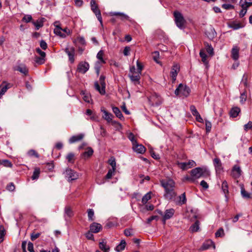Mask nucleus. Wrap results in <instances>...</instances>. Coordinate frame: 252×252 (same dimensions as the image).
I'll list each match as a JSON object with an SVG mask.
<instances>
[{"mask_svg": "<svg viewBox=\"0 0 252 252\" xmlns=\"http://www.w3.org/2000/svg\"><path fill=\"white\" fill-rule=\"evenodd\" d=\"M32 23L35 26V29L36 30H38L43 26V21L41 20H38L36 21H32Z\"/></svg>", "mask_w": 252, "mask_h": 252, "instance_id": "obj_36", "label": "nucleus"}, {"mask_svg": "<svg viewBox=\"0 0 252 252\" xmlns=\"http://www.w3.org/2000/svg\"><path fill=\"white\" fill-rule=\"evenodd\" d=\"M109 164L112 166V168H114V169H116V163L115 158L113 157H111L108 160Z\"/></svg>", "mask_w": 252, "mask_h": 252, "instance_id": "obj_47", "label": "nucleus"}, {"mask_svg": "<svg viewBox=\"0 0 252 252\" xmlns=\"http://www.w3.org/2000/svg\"><path fill=\"white\" fill-rule=\"evenodd\" d=\"M230 27L232 29L236 30L242 28V26L240 23L233 22L230 24Z\"/></svg>", "mask_w": 252, "mask_h": 252, "instance_id": "obj_48", "label": "nucleus"}, {"mask_svg": "<svg viewBox=\"0 0 252 252\" xmlns=\"http://www.w3.org/2000/svg\"><path fill=\"white\" fill-rule=\"evenodd\" d=\"M105 76L101 75L99 78V83L95 82L94 83L95 89L99 92L101 94H105V87L106 84L105 82Z\"/></svg>", "mask_w": 252, "mask_h": 252, "instance_id": "obj_5", "label": "nucleus"}, {"mask_svg": "<svg viewBox=\"0 0 252 252\" xmlns=\"http://www.w3.org/2000/svg\"><path fill=\"white\" fill-rule=\"evenodd\" d=\"M175 213V210L173 209H167L165 212V214L163 217V221L165 223L166 220L170 219L172 217Z\"/></svg>", "mask_w": 252, "mask_h": 252, "instance_id": "obj_25", "label": "nucleus"}, {"mask_svg": "<svg viewBox=\"0 0 252 252\" xmlns=\"http://www.w3.org/2000/svg\"><path fill=\"white\" fill-rule=\"evenodd\" d=\"M161 186L164 189V196L167 199H172L176 195L175 190V182L170 179H162L160 181Z\"/></svg>", "mask_w": 252, "mask_h": 252, "instance_id": "obj_1", "label": "nucleus"}, {"mask_svg": "<svg viewBox=\"0 0 252 252\" xmlns=\"http://www.w3.org/2000/svg\"><path fill=\"white\" fill-rule=\"evenodd\" d=\"M244 128L245 131H247L249 129L252 128V122L249 121L248 124L244 126Z\"/></svg>", "mask_w": 252, "mask_h": 252, "instance_id": "obj_60", "label": "nucleus"}, {"mask_svg": "<svg viewBox=\"0 0 252 252\" xmlns=\"http://www.w3.org/2000/svg\"><path fill=\"white\" fill-rule=\"evenodd\" d=\"M99 248L104 252H108L110 250V248L107 246L106 243L103 241L99 242Z\"/></svg>", "mask_w": 252, "mask_h": 252, "instance_id": "obj_38", "label": "nucleus"}, {"mask_svg": "<svg viewBox=\"0 0 252 252\" xmlns=\"http://www.w3.org/2000/svg\"><path fill=\"white\" fill-rule=\"evenodd\" d=\"M5 235V230L2 225H0V243L3 241L4 236Z\"/></svg>", "mask_w": 252, "mask_h": 252, "instance_id": "obj_42", "label": "nucleus"}, {"mask_svg": "<svg viewBox=\"0 0 252 252\" xmlns=\"http://www.w3.org/2000/svg\"><path fill=\"white\" fill-rule=\"evenodd\" d=\"M101 111L103 113L102 118L105 120L108 123L112 122V118L114 117L113 115L107 112L104 107H101L100 109Z\"/></svg>", "mask_w": 252, "mask_h": 252, "instance_id": "obj_16", "label": "nucleus"}, {"mask_svg": "<svg viewBox=\"0 0 252 252\" xmlns=\"http://www.w3.org/2000/svg\"><path fill=\"white\" fill-rule=\"evenodd\" d=\"M74 213L70 206H67L64 208V218L65 220H68L70 218L73 217Z\"/></svg>", "mask_w": 252, "mask_h": 252, "instance_id": "obj_19", "label": "nucleus"}, {"mask_svg": "<svg viewBox=\"0 0 252 252\" xmlns=\"http://www.w3.org/2000/svg\"><path fill=\"white\" fill-rule=\"evenodd\" d=\"M112 111L113 113L115 114L117 117L119 118L121 120H122L124 119V116L119 109V108L117 107H112Z\"/></svg>", "mask_w": 252, "mask_h": 252, "instance_id": "obj_31", "label": "nucleus"}, {"mask_svg": "<svg viewBox=\"0 0 252 252\" xmlns=\"http://www.w3.org/2000/svg\"><path fill=\"white\" fill-rule=\"evenodd\" d=\"M0 165H3L7 167H11L12 166L11 162L7 159L0 160Z\"/></svg>", "mask_w": 252, "mask_h": 252, "instance_id": "obj_46", "label": "nucleus"}, {"mask_svg": "<svg viewBox=\"0 0 252 252\" xmlns=\"http://www.w3.org/2000/svg\"><path fill=\"white\" fill-rule=\"evenodd\" d=\"M89 67L90 65L88 63L81 62L78 64L77 70L80 73L85 74L89 70Z\"/></svg>", "mask_w": 252, "mask_h": 252, "instance_id": "obj_10", "label": "nucleus"}, {"mask_svg": "<svg viewBox=\"0 0 252 252\" xmlns=\"http://www.w3.org/2000/svg\"><path fill=\"white\" fill-rule=\"evenodd\" d=\"M41 235L40 233L37 232L35 233V232H33L31 234V239L32 241H34L37 238H38L40 235Z\"/></svg>", "mask_w": 252, "mask_h": 252, "instance_id": "obj_54", "label": "nucleus"}, {"mask_svg": "<svg viewBox=\"0 0 252 252\" xmlns=\"http://www.w3.org/2000/svg\"><path fill=\"white\" fill-rule=\"evenodd\" d=\"M101 229V225L97 222H93L90 226V231L95 233L98 232Z\"/></svg>", "mask_w": 252, "mask_h": 252, "instance_id": "obj_24", "label": "nucleus"}, {"mask_svg": "<svg viewBox=\"0 0 252 252\" xmlns=\"http://www.w3.org/2000/svg\"><path fill=\"white\" fill-rule=\"evenodd\" d=\"M213 247L215 248L214 242L211 240L206 241L202 245L201 250L202 251L206 250Z\"/></svg>", "mask_w": 252, "mask_h": 252, "instance_id": "obj_27", "label": "nucleus"}, {"mask_svg": "<svg viewBox=\"0 0 252 252\" xmlns=\"http://www.w3.org/2000/svg\"><path fill=\"white\" fill-rule=\"evenodd\" d=\"M140 74L139 73H135V74H132L131 75L129 74V77L132 82H137L139 83V81L140 80Z\"/></svg>", "mask_w": 252, "mask_h": 252, "instance_id": "obj_34", "label": "nucleus"}, {"mask_svg": "<svg viewBox=\"0 0 252 252\" xmlns=\"http://www.w3.org/2000/svg\"><path fill=\"white\" fill-rule=\"evenodd\" d=\"M190 229L192 232H197L199 229V221L196 220L193 224H192Z\"/></svg>", "mask_w": 252, "mask_h": 252, "instance_id": "obj_41", "label": "nucleus"}, {"mask_svg": "<svg viewBox=\"0 0 252 252\" xmlns=\"http://www.w3.org/2000/svg\"><path fill=\"white\" fill-rule=\"evenodd\" d=\"M84 136L85 135L83 133H80L78 135H73L69 138L68 140L69 143L70 144H72L77 142H79L84 138Z\"/></svg>", "mask_w": 252, "mask_h": 252, "instance_id": "obj_22", "label": "nucleus"}, {"mask_svg": "<svg viewBox=\"0 0 252 252\" xmlns=\"http://www.w3.org/2000/svg\"><path fill=\"white\" fill-rule=\"evenodd\" d=\"M205 126L206 130L207 133H209L211 131L212 128V124L208 120H205Z\"/></svg>", "mask_w": 252, "mask_h": 252, "instance_id": "obj_50", "label": "nucleus"}, {"mask_svg": "<svg viewBox=\"0 0 252 252\" xmlns=\"http://www.w3.org/2000/svg\"><path fill=\"white\" fill-rule=\"evenodd\" d=\"M190 110L193 116L199 113L194 105L190 106Z\"/></svg>", "mask_w": 252, "mask_h": 252, "instance_id": "obj_64", "label": "nucleus"}, {"mask_svg": "<svg viewBox=\"0 0 252 252\" xmlns=\"http://www.w3.org/2000/svg\"><path fill=\"white\" fill-rule=\"evenodd\" d=\"M104 55V52L102 50H100L97 54L96 58L98 60V61L96 62V63H105L106 62L103 59V57Z\"/></svg>", "mask_w": 252, "mask_h": 252, "instance_id": "obj_30", "label": "nucleus"}, {"mask_svg": "<svg viewBox=\"0 0 252 252\" xmlns=\"http://www.w3.org/2000/svg\"><path fill=\"white\" fill-rule=\"evenodd\" d=\"M180 65L177 63H175L172 66L170 71V76L173 80V82L176 80L178 73L180 71Z\"/></svg>", "mask_w": 252, "mask_h": 252, "instance_id": "obj_12", "label": "nucleus"}, {"mask_svg": "<svg viewBox=\"0 0 252 252\" xmlns=\"http://www.w3.org/2000/svg\"><path fill=\"white\" fill-rule=\"evenodd\" d=\"M59 22L58 21H56L54 23V25L55 26V28L54 29V33L59 36L64 38L66 37V34L63 33L62 30V29L60 27L59 25H58Z\"/></svg>", "mask_w": 252, "mask_h": 252, "instance_id": "obj_15", "label": "nucleus"}, {"mask_svg": "<svg viewBox=\"0 0 252 252\" xmlns=\"http://www.w3.org/2000/svg\"><path fill=\"white\" fill-rule=\"evenodd\" d=\"M111 15L112 16H119L123 21L130 20L129 16L124 13L115 12L111 13Z\"/></svg>", "mask_w": 252, "mask_h": 252, "instance_id": "obj_28", "label": "nucleus"}, {"mask_svg": "<svg viewBox=\"0 0 252 252\" xmlns=\"http://www.w3.org/2000/svg\"><path fill=\"white\" fill-rule=\"evenodd\" d=\"M239 3L241 7L249 8L252 6V0H240Z\"/></svg>", "mask_w": 252, "mask_h": 252, "instance_id": "obj_29", "label": "nucleus"}, {"mask_svg": "<svg viewBox=\"0 0 252 252\" xmlns=\"http://www.w3.org/2000/svg\"><path fill=\"white\" fill-rule=\"evenodd\" d=\"M128 138L132 142V145L137 143L135 139L134 135L132 133H130L128 135Z\"/></svg>", "mask_w": 252, "mask_h": 252, "instance_id": "obj_51", "label": "nucleus"}, {"mask_svg": "<svg viewBox=\"0 0 252 252\" xmlns=\"http://www.w3.org/2000/svg\"><path fill=\"white\" fill-rule=\"evenodd\" d=\"M36 52L40 55V57H36L35 62L38 64H42L44 63L45 62V58L46 56V53L41 51V50L39 48H37L35 49Z\"/></svg>", "mask_w": 252, "mask_h": 252, "instance_id": "obj_11", "label": "nucleus"}, {"mask_svg": "<svg viewBox=\"0 0 252 252\" xmlns=\"http://www.w3.org/2000/svg\"><path fill=\"white\" fill-rule=\"evenodd\" d=\"M173 14L176 26L181 29H184L186 20L183 15L177 11H174Z\"/></svg>", "mask_w": 252, "mask_h": 252, "instance_id": "obj_4", "label": "nucleus"}, {"mask_svg": "<svg viewBox=\"0 0 252 252\" xmlns=\"http://www.w3.org/2000/svg\"><path fill=\"white\" fill-rule=\"evenodd\" d=\"M132 148L133 151L137 154H144L146 151L145 147L142 144H138V142L133 145Z\"/></svg>", "mask_w": 252, "mask_h": 252, "instance_id": "obj_14", "label": "nucleus"}, {"mask_svg": "<svg viewBox=\"0 0 252 252\" xmlns=\"http://www.w3.org/2000/svg\"><path fill=\"white\" fill-rule=\"evenodd\" d=\"M74 154L73 153H68L66 156V159L69 163H74Z\"/></svg>", "mask_w": 252, "mask_h": 252, "instance_id": "obj_44", "label": "nucleus"}, {"mask_svg": "<svg viewBox=\"0 0 252 252\" xmlns=\"http://www.w3.org/2000/svg\"><path fill=\"white\" fill-rule=\"evenodd\" d=\"M90 3L92 10L95 14L98 20L100 22L101 25H102V20L100 11L98 8V6L96 3L95 0H91Z\"/></svg>", "mask_w": 252, "mask_h": 252, "instance_id": "obj_7", "label": "nucleus"}, {"mask_svg": "<svg viewBox=\"0 0 252 252\" xmlns=\"http://www.w3.org/2000/svg\"><path fill=\"white\" fill-rule=\"evenodd\" d=\"M206 36L210 39H212L216 35V32L213 27L210 26L205 32Z\"/></svg>", "mask_w": 252, "mask_h": 252, "instance_id": "obj_26", "label": "nucleus"}, {"mask_svg": "<svg viewBox=\"0 0 252 252\" xmlns=\"http://www.w3.org/2000/svg\"><path fill=\"white\" fill-rule=\"evenodd\" d=\"M10 87L11 85L10 84H7L6 85H5L4 87L2 88V89L0 91V94L3 95L5 94V93L7 91L8 89L10 88Z\"/></svg>", "mask_w": 252, "mask_h": 252, "instance_id": "obj_55", "label": "nucleus"}, {"mask_svg": "<svg viewBox=\"0 0 252 252\" xmlns=\"http://www.w3.org/2000/svg\"><path fill=\"white\" fill-rule=\"evenodd\" d=\"M221 190L223 193L224 194V196L225 197L226 201H228V186L227 182L224 180L222 182L221 184Z\"/></svg>", "mask_w": 252, "mask_h": 252, "instance_id": "obj_20", "label": "nucleus"}, {"mask_svg": "<svg viewBox=\"0 0 252 252\" xmlns=\"http://www.w3.org/2000/svg\"><path fill=\"white\" fill-rule=\"evenodd\" d=\"M150 154H151L152 157L153 158H154L155 159H158L160 158V157H159V155L155 153L153 149H150Z\"/></svg>", "mask_w": 252, "mask_h": 252, "instance_id": "obj_59", "label": "nucleus"}, {"mask_svg": "<svg viewBox=\"0 0 252 252\" xmlns=\"http://www.w3.org/2000/svg\"><path fill=\"white\" fill-rule=\"evenodd\" d=\"M116 169L114 168L110 169L106 176L101 180H97L96 182L99 185H101L105 182V180H109L115 175Z\"/></svg>", "mask_w": 252, "mask_h": 252, "instance_id": "obj_9", "label": "nucleus"}, {"mask_svg": "<svg viewBox=\"0 0 252 252\" xmlns=\"http://www.w3.org/2000/svg\"><path fill=\"white\" fill-rule=\"evenodd\" d=\"M15 70H17L21 73L24 74L25 76L28 75L29 70L27 66L24 64H21L14 67Z\"/></svg>", "mask_w": 252, "mask_h": 252, "instance_id": "obj_21", "label": "nucleus"}, {"mask_svg": "<svg viewBox=\"0 0 252 252\" xmlns=\"http://www.w3.org/2000/svg\"><path fill=\"white\" fill-rule=\"evenodd\" d=\"M205 47H206V50L207 52V53L210 54V55L212 56L214 55V49L211 46V45L209 44L208 43L205 42L204 43Z\"/></svg>", "mask_w": 252, "mask_h": 252, "instance_id": "obj_40", "label": "nucleus"}, {"mask_svg": "<svg viewBox=\"0 0 252 252\" xmlns=\"http://www.w3.org/2000/svg\"><path fill=\"white\" fill-rule=\"evenodd\" d=\"M241 193L243 197L246 198H250V194L247 192L243 188H241Z\"/></svg>", "mask_w": 252, "mask_h": 252, "instance_id": "obj_53", "label": "nucleus"}, {"mask_svg": "<svg viewBox=\"0 0 252 252\" xmlns=\"http://www.w3.org/2000/svg\"><path fill=\"white\" fill-rule=\"evenodd\" d=\"M247 94L245 92L241 94L240 96V103L241 104H244L245 101L247 100Z\"/></svg>", "mask_w": 252, "mask_h": 252, "instance_id": "obj_56", "label": "nucleus"}, {"mask_svg": "<svg viewBox=\"0 0 252 252\" xmlns=\"http://www.w3.org/2000/svg\"><path fill=\"white\" fill-rule=\"evenodd\" d=\"M65 52L68 56L69 61L71 63H73L74 62V54L75 49L74 48L71 47L70 48H66L65 49Z\"/></svg>", "mask_w": 252, "mask_h": 252, "instance_id": "obj_18", "label": "nucleus"}, {"mask_svg": "<svg viewBox=\"0 0 252 252\" xmlns=\"http://www.w3.org/2000/svg\"><path fill=\"white\" fill-rule=\"evenodd\" d=\"M88 220L89 221H93L94 220V211L92 209H89L87 211Z\"/></svg>", "mask_w": 252, "mask_h": 252, "instance_id": "obj_43", "label": "nucleus"}, {"mask_svg": "<svg viewBox=\"0 0 252 252\" xmlns=\"http://www.w3.org/2000/svg\"><path fill=\"white\" fill-rule=\"evenodd\" d=\"M93 153L94 151L93 149L91 147H88L87 149V151L84 153V155L85 156L87 155L88 157H90L93 155Z\"/></svg>", "mask_w": 252, "mask_h": 252, "instance_id": "obj_57", "label": "nucleus"}, {"mask_svg": "<svg viewBox=\"0 0 252 252\" xmlns=\"http://www.w3.org/2000/svg\"><path fill=\"white\" fill-rule=\"evenodd\" d=\"M151 198V192H148L145 194L142 198V202L143 204H146L148 200Z\"/></svg>", "mask_w": 252, "mask_h": 252, "instance_id": "obj_45", "label": "nucleus"}, {"mask_svg": "<svg viewBox=\"0 0 252 252\" xmlns=\"http://www.w3.org/2000/svg\"><path fill=\"white\" fill-rule=\"evenodd\" d=\"M178 165L179 166L181 169L183 170H187L188 169V167L187 166V162H178Z\"/></svg>", "mask_w": 252, "mask_h": 252, "instance_id": "obj_61", "label": "nucleus"}, {"mask_svg": "<svg viewBox=\"0 0 252 252\" xmlns=\"http://www.w3.org/2000/svg\"><path fill=\"white\" fill-rule=\"evenodd\" d=\"M239 48L236 46H233L231 50V58L235 61L238 60L239 58Z\"/></svg>", "mask_w": 252, "mask_h": 252, "instance_id": "obj_23", "label": "nucleus"}, {"mask_svg": "<svg viewBox=\"0 0 252 252\" xmlns=\"http://www.w3.org/2000/svg\"><path fill=\"white\" fill-rule=\"evenodd\" d=\"M242 171L239 165H234L231 170V175L234 179L239 178L242 175Z\"/></svg>", "mask_w": 252, "mask_h": 252, "instance_id": "obj_8", "label": "nucleus"}, {"mask_svg": "<svg viewBox=\"0 0 252 252\" xmlns=\"http://www.w3.org/2000/svg\"><path fill=\"white\" fill-rule=\"evenodd\" d=\"M210 174V171L205 167H196L190 171V175L193 177L195 181L200 177H209Z\"/></svg>", "mask_w": 252, "mask_h": 252, "instance_id": "obj_2", "label": "nucleus"}, {"mask_svg": "<svg viewBox=\"0 0 252 252\" xmlns=\"http://www.w3.org/2000/svg\"><path fill=\"white\" fill-rule=\"evenodd\" d=\"M63 173L64 174L65 178L69 182L75 180L77 179L79 177L78 174L76 171L70 168L66 169L65 171Z\"/></svg>", "mask_w": 252, "mask_h": 252, "instance_id": "obj_6", "label": "nucleus"}, {"mask_svg": "<svg viewBox=\"0 0 252 252\" xmlns=\"http://www.w3.org/2000/svg\"><path fill=\"white\" fill-rule=\"evenodd\" d=\"M40 173V168L38 167H36L34 168L33 174L32 176V180H36L38 178L39 176V174Z\"/></svg>", "mask_w": 252, "mask_h": 252, "instance_id": "obj_39", "label": "nucleus"}, {"mask_svg": "<svg viewBox=\"0 0 252 252\" xmlns=\"http://www.w3.org/2000/svg\"><path fill=\"white\" fill-rule=\"evenodd\" d=\"M199 55H200V57L201 58V60H202V62L205 65H207L208 63V61H207V56L205 54V51L203 49H201L200 51Z\"/></svg>", "mask_w": 252, "mask_h": 252, "instance_id": "obj_33", "label": "nucleus"}, {"mask_svg": "<svg viewBox=\"0 0 252 252\" xmlns=\"http://www.w3.org/2000/svg\"><path fill=\"white\" fill-rule=\"evenodd\" d=\"M126 243L125 240H122L120 244L118 245L115 250L117 252H120L123 251L126 247Z\"/></svg>", "mask_w": 252, "mask_h": 252, "instance_id": "obj_37", "label": "nucleus"}, {"mask_svg": "<svg viewBox=\"0 0 252 252\" xmlns=\"http://www.w3.org/2000/svg\"><path fill=\"white\" fill-rule=\"evenodd\" d=\"M232 3H224L222 5V7L226 10L232 9L234 8V6Z\"/></svg>", "mask_w": 252, "mask_h": 252, "instance_id": "obj_52", "label": "nucleus"}, {"mask_svg": "<svg viewBox=\"0 0 252 252\" xmlns=\"http://www.w3.org/2000/svg\"><path fill=\"white\" fill-rule=\"evenodd\" d=\"M240 112V109L238 107H234L231 109L230 112V116L233 118L236 117Z\"/></svg>", "mask_w": 252, "mask_h": 252, "instance_id": "obj_35", "label": "nucleus"}, {"mask_svg": "<svg viewBox=\"0 0 252 252\" xmlns=\"http://www.w3.org/2000/svg\"><path fill=\"white\" fill-rule=\"evenodd\" d=\"M15 189V186L13 183H10L6 186V189L10 191H13Z\"/></svg>", "mask_w": 252, "mask_h": 252, "instance_id": "obj_62", "label": "nucleus"}, {"mask_svg": "<svg viewBox=\"0 0 252 252\" xmlns=\"http://www.w3.org/2000/svg\"><path fill=\"white\" fill-rule=\"evenodd\" d=\"M213 164L217 173H220L222 170L223 167L220 158H215L213 160Z\"/></svg>", "mask_w": 252, "mask_h": 252, "instance_id": "obj_17", "label": "nucleus"}, {"mask_svg": "<svg viewBox=\"0 0 252 252\" xmlns=\"http://www.w3.org/2000/svg\"><path fill=\"white\" fill-rule=\"evenodd\" d=\"M28 155L30 157H35L38 158L39 156L38 154L34 150H30L28 152Z\"/></svg>", "mask_w": 252, "mask_h": 252, "instance_id": "obj_49", "label": "nucleus"}, {"mask_svg": "<svg viewBox=\"0 0 252 252\" xmlns=\"http://www.w3.org/2000/svg\"><path fill=\"white\" fill-rule=\"evenodd\" d=\"M224 234V231L222 228H220L215 233L216 237H221Z\"/></svg>", "mask_w": 252, "mask_h": 252, "instance_id": "obj_63", "label": "nucleus"}, {"mask_svg": "<svg viewBox=\"0 0 252 252\" xmlns=\"http://www.w3.org/2000/svg\"><path fill=\"white\" fill-rule=\"evenodd\" d=\"M178 199L177 203L178 204L181 205L185 204L187 202L185 192L179 196Z\"/></svg>", "mask_w": 252, "mask_h": 252, "instance_id": "obj_32", "label": "nucleus"}, {"mask_svg": "<svg viewBox=\"0 0 252 252\" xmlns=\"http://www.w3.org/2000/svg\"><path fill=\"white\" fill-rule=\"evenodd\" d=\"M190 92V89L185 85L180 84L175 91V94L180 96H188Z\"/></svg>", "mask_w": 252, "mask_h": 252, "instance_id": "obj_3", "label": "nucleus"}, {"mask_svg": "<svg viewBox=\"0 0 252 252\" xmlns=\"http://www.w3.org/2000/svg\"><path fill=\"white\" fill-rule=\"evenodd\" d=\"M32 20V17L31 15H25L22 21H24L26 23H29L31 22Z\"/></svg>", "mask_w": 252, "mask_h": 252, "instance_id": "obj_58", "label": "nucleus"}, {"mask_svg": "<svg viewBox=\"0 0 252 252\" xmlns=\"http://www.w3.org/2000/svg\"><path fill=\"white\" fill-rule=\"evenodd\" d=\"M149 101L152 105L158 106L161 103V100L159 96L157 94H154L149 98Z\"/></svg>", "mask_w": 252, "mask_h": 252, "instance_id": "obj_13", "label": "nucleus"}]
</instances>
